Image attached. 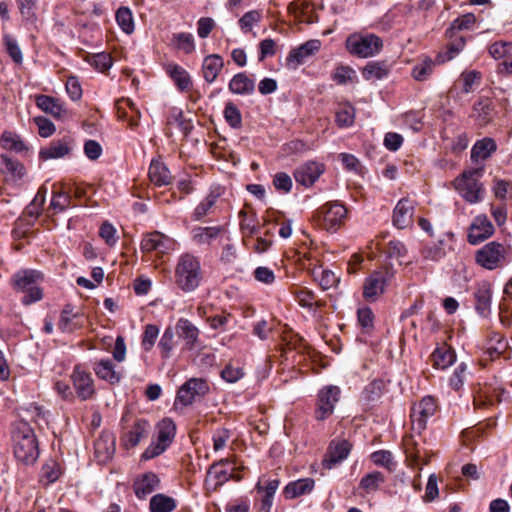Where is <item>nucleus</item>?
I'll return each mask as SVG.
<instances>
[{
  "instance_id": "473e14b6",
  "label": "nucleus",
  "mask_w": 512,
  "mask_h": 512,
  "mask_svg": "<svg viewBox=\"0 0 512 512\" xmlns=\"http://www.w3.org/2000/svg\"><path fill=\"white\" fill-rule=\"evenodd\" d=\"M497 149V145L494 139L486 137L478 140L471 151V157L474 161L488 159Z\"/></svg>"
},
{
  "instance_id": "c756f323",
  "label": "nucleus",
  "mask_w": 512,
  "mask_h": 512,
  "mask_svg": "<svg viewBox=\"0 0 512 512\" xmlns=\"http://www.w3.org/2000/svg\"><path fill=\"white\" fill-rule=\"evenodd\" d=\"M224 484V464L219 461L213 464L208 470L205 487L210 492L218 491Z\"/></svg>"
},
{
  "instance_id": "f3484780",
  "label": "nucleus",
  "mask_w": 512,
  "mask_h": 512,
  "mask_svg": "<svg viewBox=\"0 0 512 512\" xmlns=\"http://www.w3.org/2000/svg\"><path fill=\"white\" fill-rule=\"evenodd\" d=\"M415 203L409 198H402L396 204L393 211V223L399 229H405L412 225Z\"/></svg>"
},
{
  "instance_id": "864d4df0",
  "label": "nucleus",
  "mask_w": 512,
  "mask_h": 512,
  "mask_svg": "<svg viewBox=\"0 0 512 512\" xmlns=\"http://www.w3.org/2000/svg\"><path fill=\"white\" fill-rule=\"evenodd\" d=\"M481 79L482 75L479 71L469 70L462 72L460 81L463 83V91L465 93L472 92L474 87L480 84Z\"/></svg>"
},
{
  "instance_id": "4d7b16f0",
  "label": "nucleus",
  "mask_w": 512,
  "mask_h": 512,
  "mask_svg": "<svg viewBox=\"0 0 512 512\" xmlns=\"http://www.w3.org/2000/svg\"><path fill=\"white\" fill-rule=\"evenodd\" d=\"M158 347L161 351V355L163 358L170 357V354L175 347L174 332L171 328H167L164 331V333L159 341Z\"/></svg>"
},
{
  "instance_id": "338daca9",
  "label": "nucleus",
  "mask_w": 512,
  "mask_h": 512,
  "mask_svg": "<svg viewBox=\"0 0 512 512\" xmlns=\"http://www.w3.org/2000/svg\"><path fill=\"white\" fill-rule=\"evenodd\" d=\"M358 323L362 329L370 331L374 327V313L370 307H361L357 310Z\"/></svg>"
},
{
  "instance_id": "7c9ffc66",
  "label": "nucleus",
  "mask_w": 512,
  "mask_h": 512,
  "mask_svg": "<svg viewBox=\"0 0 512 512\" xmlns=\"http://www.w3.org/2000/svg\"><path fill=\"white\" fill-rule=\"evenodd\" d=\"M150 181L156 186H166L172 181V176L167 167L160 161L154 160L149 167Z\"/></svg>"
},
{
  "instance_id": "c9c22d12",
  "label": "nucleus",
  "mask_w": 512,
  "mask_h": 512,
  "mask_svg": "<svg viewBox=\"0 0 512 512\" xmlns=\"http://www.w3.org/2000/svg\"><path fill=\"white\" fill-rule=\"evenodd\" d=\"M176 331L178 336L184 339L185 345L188 348H192L195 345L199 331L189 320L180 319L177 322Z\"/></svg>"
},
{
  "instance_id": "bf43d9fd",
  "label": "nucleus",
  "mask_w": 512,
  "mask_h": 512,
  "mask_svg": "<svg viewBox=\"0 0 512 512\" xmlns=\"http://www.w3.org/2000/svg\"><path fill=\"white\" fill-rule=\"evenodd\" d=\"M434 62L426 58L413 67L412 76L417 81L426 80L432 73Z\"/></svg>"
},
{
  "instance_id": "cd10ccee",
  "label": "nucleus",
  "mask_w": 512,
  "mask_h": 512,
  "mask_svg": "<svg viewBox=\"0 0 512 512\" xmlns=\"http://www.w3.org/2000/svg\"><path fill=\"white\" fill-rule=\"evenodd\" d=\"M456 360L454 350L447 344L438 346L431 354L433 367L437 369H446Z\"/></svg>"
},
{
  "instance_id": "9b49d317",
  "label": "nucleus",
  "mask_w": 512,
  "mask_h": 512,
  "mask_svg": "<svg viewBox=\"0 0 512 512\" xmlns=\"http://www.w3.org/2000/svg\"><path fill=\"white\" fill-rule=\"evenodd\" d=\"M176 242L169 236L154 231L144 235L141 241V250L144 253L155 252L158 258L175 250Z\"/></svg>"
},
{
  "instance_id": "a18cd8bd",
  "label": "nucleus",
  "mask_w": 512,
  "mask_h": 512,
  "mask_svg": "<svg viewBox=\"0 0 512 512\" xmlns=\"http://www.w3.org/2000/svg\"><path fill=\"white\" fill-rule=\"evenodd\" d=\"M0 145L2 148L6 150L15 151L17 153H21L27 150L25 143L22 141L21 137L16 133L5 131L0 138Z\"/></svg>"
},
{
  "instance_id": "aec40b11",
  "label": "nucleus",
  "mask_w": 512,
  "mask_h": 512,
  "mask_svg": "<svg viewBox=\"0 0 512 512\" xmlns=\"http://www.w3.org/2000/svg\"><path fill=\"white\" fill-rule=\"evenodd\" d=\"M324 172V165L318 162L310 161L300 166L294 173L297 182L308 187Z\"/></svg>"
},
{
  "instance_id": "4468645a",
  "label": "nucleus",
  "mask_w": 512,
  "mask_h": 512,
  "mask_svg": "<svg viewBox=\"0 0 512 512\" xmlns=\"http://www.w3.org/2000/svg\"><path fill=\"white\" fill-rule=\"evenodd\" d=\"M339 396L340 389L337 386H326L320 390L315 412L318 420H325L333 413Z\"/></svg>"
},
{
  "instance_id": "20e7f679",
  "label": "nucleus",
  "mask_w": 512,
  "mask_h": 512,
  "mask_svg": "<svg viewBox=\"0 0 512 512\" xmlns=\"http://www.w3.org/2000/svg\"><path fill=\"white\" fill-rule=\"evenodd\" d=\"M483 169L475 168L463 171L453 184L459 195L470 204H477L483 200L485 189L481 183Z\"/></svg>"
},
{
  "instance_id": "e433bc0d",
  "label": "nucleus",
  "mask_w": 512,
  "mask_h": 512,
  "mask_svg": "<svg viewBox=\"0 0 512 512\" xmlns=\"http://www.w3.org/2000/svg\"><path fill=\"white\" fill-rule=\"evenodd\" d=\"M385 483V476L379 471H373L364 475L359 487L367 494L374 493Z\"/></svg>"
},
{
  "instance_id": "a19ab883",
  "label": "nucleus",
  "mask_w": 512,
  "mask_h": 512,
  "mask_svg": "<svg viewBox=\"0 0 512 512\" xmlns=\"http://www.w3.org/2000/svg\"><path fill=\"white\" fill-rule=\"evenodd\" d=\"M279 480H271L267 483V485L263 488L260 482L257 483L256 489L258 492H263V496L261 499V510L264 512H269L272 507L273 497L279 487Z\"/></svg>"
},
{
  "instance_id": "de8ad7c7",
  "label": "nucleus",
  "mask_w": 512,
  "mask_h": 512,
  "mask_svg": "<svg viewBox=\"0 0 512 512\" xmlns=\"http://www.w3.org/2000/svg\"><path fill=\"white\" fill-rule=\"evenodd\" d=\"M331 79L338 85H345L354 82L356 79V72L349 65H338L333 70Z\"/></svg>"
},
{
  "instance_id": "680f3d73",
  "label": "nucleus",
  "mask_w": 512,
  "mask_h": 512,
  "mask_svg": "<svg viewBox=\"0 0 512 512\" xmlns=\"http://www.w3.org/2000/svg\"><path fill=\"white\" fill-rule=\"evenodd\" d=\"M78 319V315L73 313L69 307H66L61 314L59 328L64 331H72L78 326H80L79 321H75Z\"/></svg>"
},
{
  "instance_id": "0e129e2a",
  "label": "nucleus",
  "mask_w": 512,
  "mask_h": 512,
  "mask_svg": "<svg viewBox=\"0 0 512 512\" xmlns=\"http://www.w3.org/2000/svg\"><path fill=\"white\" fill-rule=\"evenodd\" d=\"M4 45L7 53L15 63H22L23 55L17 41L9 34L3 36Z\"/></svg>"
},
{
  "instance_id": "2eb2a0df",
  "label": "nucleus",
  "mask_w": 512,
  "mask_h": 512,
  "mask_svg": "<svg viewBox=\"0 0 512 512\" xmlns=\"http://www.w3.org/2000/svg\"><path fill=\"white\" fill-rule=\"evenodd\" d=\"M352 450V444L346 439H335L331 441L325 458L323 466L326 469H332L335 465L344 461Z\"/></svg>"
},
{
  "instance_id": "2f4dec72",
  "label": "nucleus",
  "mask_w": 512,
  "mask_h": 512,
  "mask_svg": "<svg viewBox=\"0 0 512 512\" xmlns=\"http://www.w3.org/2000/svg\"><path fill=\"white\" fill-rule=\"evenodd\" d=\"M224 62L221 56L213 54L207 56L203 61V75L207 82H214L222 71Z\"/></svg>"
},
{
  "instance_id": "a211bd4d",
  "label": "nucleus",
  "mask_w": 512,
  "mask_h": 512,
  "mask_svg": "<svg viewBox=\"0 0 512 512\" xmlns=\"http://www.w3.org/2000/svg\"><path fill=\"white\" fill-rule=\"evenodd\" d=\"M321 48V41L318 39H311L301 44L300 46L292 49L287 56V64L297 67L302 64L306 58L317 53Z\"/></svg>"
},
{
  "instance_id": "a878e982",
  "label": "nucleus",
  "mask_w": 512,
  "mask_h": 512,
  "mask_svg": "<svg viewBox=\"0 0 512 512\" xmlns=\"http://www.w3.org/2000/svg\"><path fill=\"white\" fill-rule=\"evenodd\" d=\"M494 107L490 98L480 97L473 105L471 117L480 125L485 126L493 119Z\"/></svg>"
},
{
  "instance_id": "ea45409f",
  "label": "nucleus",
  "mask_w": 512,
  "mask_h": 512,
  "mask_svg": "<svg viewBox=\"0 0 512 512\" xmlns=\"http://www.w3.org/2000/svg\"><path fill=\"white\" fill-rule=\"evenodd\" d=\"M476 23V16L473 13L464 14L451 23L450 27L446 31V35L449 38H453L457 32L470 30Z\"/></svg>"
},
{
  "instance_id": "393cba45",
  "label": "nucleus",
  "mask_w": 512,
  "mask_h": 512,
  "mask_svg": "<svg viewBox=\"0 0 512 512\" xmlns=\"http://www.w3.org/2000/svg\"><path fill=\"white\" fill-rule=\"evenodd\" d=\"M37 106L45 113L52 115L54 118L64 120L69 117V112L62 103L50 96L40 95L36 97Z\"/></svg>"
},
{
  "instance_id": "6e6d98bb",
  "label": "nucleus",
  "mask_w": 512,
  "mask_h": 512,
  "mask_svg": "<svg viewBox=\"0 0 512 512\" xmlns=\"http://www.w3.org/2000/svg\"><path fill=\"white\" fill-rule=\"evenodd\" d=\"M489 54L496 60L512 56V42H495L489 47Z\"/></svg>"
},
{
  "instance_id": "f03ea898",
  "label": "nucleus",
  "mask_w": 512,
  "mask_h": 512,
  "mask_svg": "<svg viewBox=\"0 0 512 512\" xmlns=\"http://www.w3.org/2000/svg\"><path fill=\"white\" fill-rule=\"evenodd\" d=\"M174 281L183 292L195 291L202 281V271L199 260L192 254H182L175 265Z\"/></svg>"
},
{
  "instance_id": "1a4fd4ad",
  "label": "nucleus",
  "mask_w": 512,
  "mask_h": 512,
  "mask_svg": "<svg viewBox=\"0 0 512 512\" xmlns=\"http://www.w3.org/2000/svg\"><path fill=\"white\" fill-rule=\"evenodd\" d=\"M157 431V442L151 444L142 454L145 460L152 459L166 450L175 437L176 425L171 419L165 418L158 423Z\"/></svg>"
},
{
  "instance_id": "f8f14e48",
  "label": "nucleus",
  "mask_w": 512,
  "mask_h": 512,
  "mask_svg": "<svg viewBox=\"0 0 512 512\" xmlns=\"http://www.w3.org/2000/svg\"><path fill=\"white\" fill-rule=\"evenodd\" d=\"M208 391L207 383L200 378H191L178 390L174 406H188L201 398Z\"/></svg>"
},
{
  "instance_id": "5701e85b",
  "label": "nucleus",
  "mask_w": 512,
  "mask_h": 512,
  "mask_svg": "<svg viewBox=\"0 0 512 512\" xmlns=\"http://www.w3.org/2000/svg\"><path fill=\"white\" fill-rule=\"evenodd\" d=\"M159 485V477L153 472H146L135 479L133 489L138 498L144 499L158 489Z\"/></svg>"
},
{
  "instance_id": "3c124183",
  "label": "nucleus",
  "mask_w": 512,
  "mask_h": 512,
  "mask_svg": "<svg viewBox=\"0 0 512 512\" xmlns=\"http://www.w3.org/2000/svg\"><path fill=\"white\" fill-rule=\"evenodd\" d=\"M61 474L62 470L60 465L56 461L50 460L42 467L41 481L45 484L54 483L59 479Z\"/></svg>"
},
{
  "instance_id": "4be33fe9",
  "label": "nucleus",
  "mask_w": 512,
  "mask_h": 512,
  "mask_svg": "<svg viewBox=\"0 0 512 512\" xmlns=\"http://www.w3.org/2000/svg\"><path fill=\"white\" fill-rule=\"evenodd\" d=\"M72 150V141L64 138L57 141H52L47 147H44L39 152V158L44 161L64 158L69 155Z\"/></svg>"
},
{
  "instance_id": "7ed1b4c3",
  "label": "nucleus",
  "mask_w": 512,
  "mask_h": 512,
  "mask_svg": "<svg viewBox=\"0 0 512 512\" xmlns=\"http://www.w3.org/2000/svg\"><path fill=\"white\" fill-rule=\"evenodd\" d=\"M512 256V247L507 242L490 241L476 250L475 263L481 268L493 271L502 268Z\"/></svg>"
},
{
  "instance_id": "13d9d810",
  "label": "nucleus",
  "mask_w": 512,
  "mask_h": 512,
  "mask_svg": "<svg viewBox=\"0 0 512 512\" xmlns=\"http://www.w3.org/2000/svg\"><path fill=\"white\" fill-rule=\"evenodd\" d=\"M447 46V51L443 56L442 62L454 59L465 47L466 40L463 36H454Z\"/></svg>"
},
{
  "instance_id": "ddd939ff",
  "label": "nucleus",
  "mask_w": 512,
  "mask_h": 512,
  "mask_svg": "<svg viewBox=\"0 0 512 512\" xmlns=\"http://www.w3.org/2000/svg\"><path fill=\"white\" fill-rule=\"evenodd\" d=\"M495 232L492 222L484 214L476 216L468 228L467 240L471 245H477L489 239Z\"/></svg>"
},
{
  "instance_id": "09e8293b",
  "label": "nucleus",
  "mask_w": 512,
  "mask_h": 512,
  "mask_svg": "<svg viewBox=\"0 0 512 512\" xmlns=\"http://www.w3.org/2000/svg\"><path fill=\"white\" fill-rule=\"evenodd\" d=\"M175 507V500L164 494H156L150 501L151 512H171Z\"/></svg>"
},
{
  "instance_id": "39448f33",
  "label": "nucleus",
  "mask_w": 512,
  "mask_h": 512,
  "mask_svg": "<svg viewBox=\"0 0 512 512\" xmlns=\"http://www.w3.org/2000/svg\"><path fill=\"white\" fill-rule=\"evenodd\" d=\"M347 52L357 58H370L380 53L382 39L373 33L354 32L345 41Z\"/></svg>"
},
{
  "instance_id": "49530a36",
  "label": "nucleus",
  "mask_w": 512,
  "mask_h": 512,
  "mask_svg": "<svg viewBox=\"0 0 512 512\" xmlns=\"http://www.w3.org/2000/svg\"><path fill=\"white\" fill-rule=\"evenodd\" d=\"M404 451L406 454V461L409 466L415 467L419 465L421 459L420 450L417 447V442L413 436H407L403 441Z\"/></svg>"
},
{
  "instance_id": "9d476101",
  "label": "nucleus",
  "mask_w": 512,
  "mask_h": 512,
  "mask_svg": "<svg viewBox=\"0 0 512 512\" xmlns=\"http://www.w3.org/2000/svg\"><path fill=\"white\" fill-rule=\"evenodd\" d=\"M437 410V401L432 396H425L418 403H415L410 415L413 430L419 433L425 430L428 420L434 416Z\"/></svg>"
},
{
  "instance_id": "79ce46f5",
  "label": "nucleus",
  "mask_w": 512,
  "mask_h": 512,
  "mask_svg": "<svg viewBox=\"0 0 512 512\" xmlns=\"http://www.w3.org/2000/svg\"><path fill=\"white\" fill-rule=\"evenodd\" d=\"M229 89L235 94H249L254 90V81L246 74L239 73L235 75L229 83Z\"/></svg>"
},
{
  "instance_id": "774afa93",
  "label": "nucleus",
  "mask_w": 512,
  "mask_h": 512,
  "mask_svg": "<svg viewBox=\"0 0 512 512\" xmlns=\"http://www.w3.org/2000/svg\"><path fill=\"white\" fill-rule=\"evenodd\" d=\"M262 19V14L258 10H251L246 12L239 20V26L240 28L248 32L250 31L254 25L260 22Z\"/></svg>"
},
{
  "instance_id": "72a5a7b5",
  "label": "nucleus",
  "mask_w": 512,
  "mask_h": 512,
  "mask_svg": "<svg viewBox=\"0 0 512 512\" xmlns=\"http://www.w3.org/2000/svg\"><path fill=\"white\" fill-rule=\"evenodd\" d=\"M166 71L180 91L190 90L192 81L189 73L184 68L176 64H169Z\"/></svg>"
},
{
  "instance_id": "0eeeda50",
  "label": "nucleus",
  "mask_w": 512,
  "mask_h": 512,
  "mask_svg": "<svg viewBox=\"0 0 512 512\" xmlns=\"http://www.w3.org/2000/svg\"><path fill=\"white\" fill-rule=\"evenodd\" d=\"M346 218V207L337 201L323 204L314 214L316 224L330 233L338 231L344 225Z\"/></svg>"
},
{
  "instance_id": "4c0bfd02",
  "label": "nucleus",
  "mask_w": 512,
  "mask_h": 512,
  "mask_svg": "<svg viewBox=\"0 0 512 512\" xmlns=\"http://www.w3.org/2000/svg\"><path fill=\"white\" fill-rule=\"evenodd\" d=\"M94 371L99 378L110 383L118 382L121 377L120 373L114 369L112 362L108 359L97 362Z\"/></svg>"
},
{
  "instance_id": "58836bf2",
  "label": "nucleus",
  "mask_w": 512,
  "mask_h": 512,
  "mask_svg": "<svg viewBox=\"0 0 512 512\" xmlns=\"http://www.w3.org/2000/svg\"><path fill=\"white\" fill-rule=\"evenodd\" d=\"M148 423L146 421L137 422L134 427L124 436V445L127 448L135 447L142 438L148 434Z\"/></svg>"
},
{
  "instance_id": "e2e57ef3",
  "label": "nucleus",
  "mask_w": 512,
  "mask_h": 512,
  "mask_svg": "<svg viewBox=\"0 0 512 512\" xmlns=\"http://www.w3.org/2000/svg\"><path fill=\"white\" fill-rule=\"evenodd\" d=\"M355 109L351 105H344L336 113V122L339 127H349L354 123Z\"/></svg>"
},
{
  "instance_id": "f704fd0d",
  "label": "nucleus",
  "mask_w": 512,
  "mask_h": 512,
  "mask_svg": "<svg viewBox=\"0 0 512 512\" xmlns=\"http://www.w3.org/2000/svg\"><path fill=\"white\" fill-rule=\"evenodd\" d=\"M222 195V189L217 187L212 189L205 199L195 208L193 212L194 220H200L204 216L210 214L217 201Z\"/></svg>"
},
{
  "instance_id": "6e6552de",
  "label": "nucleus",
  "mask_w": 512,
  "mask_h": 512,
  "mask_svg": "<svg viewBox=\"0 0 512 512\" xmlns=\"http://www.w3.org/2000/svg\"><path fill=\"white\" fill-rule=\"evenodd\" d=\"M394 273L391 268L383 266L373 271L363 283V298L368 302H376L384 294L388 282Z\"/></svg>"
},
{
  "instance_id": "423d86ee",
  "label": "nucleus",
  "mask_w": 512,
  "mask_h": 512,
  "mask_svg": "<svg viewBox=\"0 0 512 512\" xmlns=\"http://www.w3.org/2000/svg\"><path fill=\"white\" fill-rule=\"evenodd\" d=\"M12 281L14 288L25 294L22 298L23 304L29 305L42 299L40 284L43 281V275L39 271H20L13 276Z\"/></svg>"
},
{
  "instance_id": "c03bdc74",
  "label": "nucleus",
  "mask_w": 512,
  "mask_h": 512,
  "mask_svg": "<svg viewBox=\"0 0 512 512\" xmlns=\"http://www.w3.org/2000/svg\"><path fill=\"white\" fill-rule=\"evenodd\" d=\"M220 227H197L192 231L193 239L199 244H209L220 237Z\"/></svg>"
},
{
  "instance_id": "37998d69",
  "label": "nucleus",
  "mask_w": 512,
  "mask_h": 512,
  "mask_svg": "<svg viewBox=\"0 0 512 512\" xmlns=\"http://www.w3.org/2000/svg\"><path fill=\"white\" fill-rule=\"evenodd\" d=\"M388 73L389 68L383 62H369L362 70V75L367 81L383 79Z\"/></svg>"
},
{
  "instance_id": "052dcab7",
  "label": "nucleus",
  "mask_w": 512,
  "mask_h": 512,
  "mask_svg": "<svg viewBox=\"0 0 512 512\" xmlns=\"http://www.w3.org/2000/svg\"><path fill=\"white\" fill-rule=\"evenodd\" d=\"M159 336V328L156 325L148 324L145 326L141 346L146 352L150 351Z\"/></svg>"
},
{
  "instance_id": "412c9836",
  "label": "nucleus",
  "mask_w": 512,
  "mask_h": 512,
  "mask_svg": "<svg viewBox=\"0 0 512 512\" xmlns=\"http://www.w3.org/2000/svg\"><path fill=\"white\" fill-rule=\"evenodd\" d=\"M288 10L299 23L309 24L317 21L315 7L308 0H295L289 5Z\"/></svg>"
},
{
  "instance_id": "dca6fc26",
  "label": "nucleus",
  "mask_w": 512,
  "mask_h": 512,
  "mask_svg": "<svg viewBox=\"0 0 512 512\" xmlns=\"http://www.w3.org/2000/svg\"><path fill=\"white\" fill-rule=\"evenodd\" d=\"M475 308L477 312L487 317L491 313L492 285L487 280H481L476 283L474 292Z\"/></svg>"
},
{
  "instance_id": "c85d7f7f",
  "label": "nucleus",
  "mask_w": 512,
  "mask_h": 512,
  "mask_svg": "<svg viewBox=\"0 0 512 512\" xmlns=\"http://www.w3.org/2000/svg\"><path fill=\"white\" fill-rule=\"evenodd\" d=\"M314 480L311 478H302L288 483L284 490L283 495L286 499H294L302 495L310 493L314 488Z\"/></svg>"
},
{
  "instance_id": "f257e3e1",
  "label": "nucleus",
  "mask_w": 512,
  "mask_h": 512,
  "mask_svg": "<svg viewBox=\"0 0 512 512\" xmlns=\"http://www.w3.org/2000/svg\"><path fill=\"white\" fill-rule=\"evenodd\" d=\"M14 456L24 465L34 464L39 457L38 440L31 426L25 422H18L12 432Z\"/></svg>"
},
{
  "instance_id": "6ab92c4d",
  "label": "nucleus",
  "mask_w": 512,
  "mask_h": 512,
  "mask_svg": "<svg viewBox=\"0 0 512 512\" xmlns=\"http://www.w3.org/2000/svg\"><path fill=\"white\" fill-rule=\"evenodd\" d=\"M72 381L78 397L87 400L95 392L94 381L91 375L80 367H76L72 374Z\"/></svg>"
},
{
  "instance_id": "b1692460",
  "label": "nucleus",
  "mask_w": 512,
  "mask_h": 512,
  "mask_svg": "<svg viewBox=\"0 0 512 512\" xmlns=\"http://www.w3.org/2000/svg\"><path fill=\"white\" fill-rule=\"evenodd\" d=\"M0 173L6 182L17 183L25 175V168L19 161L0 155Z\"/></svg>"
},
{
  "instance_id": "5fc2aeb1",
  "label": "nucleus",
  "mask_w": 512,
  "mask_h": 512,
  "mask_svg": "<svg viewBox=\"0 0 512 512\" xmlns=\"http://www.w3.org/2000/svg\"><path fill=\"white\" fill-rule=\"evenodd\" d=\"M168 123L170 125L176 124L177 127L183 132L184 135H188L193 129V123L190 119L186 118L182 111L174 109Z\"/></svg>"
},
{
  "instance_id": "bb28decb",
  "label": "nucleus",
  "mask_w": 512,
  "mask_h": 512,
  "mask_svg": "<svg viewBox=\"0 0 512 512\" xmlns=\"http://www.w3.org/2000/svg\"><path fill=\"white\" fill-rule=\"evenodd\" d=\"M95 454L99 461L109 460L115 452V437L110 432H103L95 441Z\"/></svg>"
},
{
  "instance_id": "69168bd1",
  "label": "nucleus",
  "mask_w": 512,
  "mask_h": 512,
  "mask_svg": "<svg viewBox=\"0 0 512 512\" xmlns=\"http://www.w3.org/2000/svg\"><path fill=\"white\" fill-rule=\"evenodd\" d=\"M492 192L497 199L506 200L509 193L512 192V183L495 177L493 179Z\"/></svg>"
},
{
  "instance_id": "603ef678",
  "label": "nucleus",
  "mask_w": 512,
  "mask_h": 512,
  "mask_svg": "<svg viewBox=\"0 0 512 512\" xmlns=\"http://www.w3.org/2000/svg\"><path fill=\"white\" fill-rule=\"evenodd\" d=\"M371 460L376 466L392 471L395 467L393 455L388 450H378L371 454Z\"/></svg>"
},
{
  "instance_id": "8fccbe9b",
  "label": "nucleus",
  "mask_w": 512,
  "mask_h": 512,
  "mask_svg": "<svg viewBox=\"0 0 512 512\" xmlns=\"http://www.w3.org/2000/svg\"><path fill=\"white\" fill-rule=\"evenodd\" d=\"M116 21L119 27L126 34H131L134 31V19L131 10L128 7H120L116 12Z\"/></svg>"
}]
</instances>
